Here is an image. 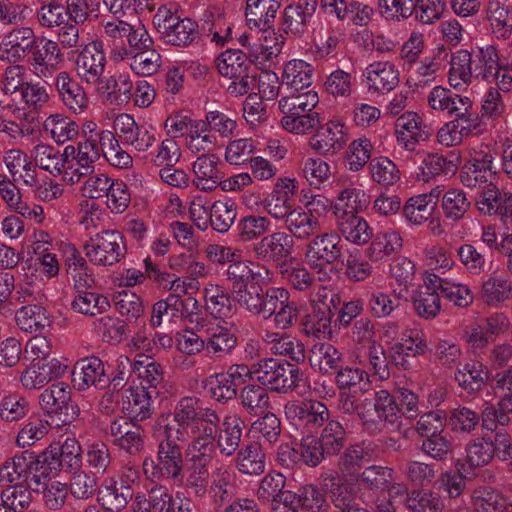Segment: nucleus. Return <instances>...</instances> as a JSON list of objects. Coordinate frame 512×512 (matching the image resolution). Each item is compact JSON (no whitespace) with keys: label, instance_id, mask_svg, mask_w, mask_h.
<instances>
[{"label":"nucleus","instance_id":"37998d69","mask_svg":"<svg viewBox=\"0 0 512 512\" xmlns=\"http://www.w3.org/2000/svg\"><path fill=\"white\" fill-rule=\"evenodd\" d=\"M512 296V282L500 277H490L482 284L481 299L489 306H497Z\"/></svg>","mask_w":512,"mask_h":512},{"label":"nucleus","instance_id":"052dcab7","mask_svg":"<svg viewBox=\"0 0 512 512\" xmlns=\"http://www.w3.org/2000/svg\"><path fill=\"white\" fill-rule=\"evenodd\" d=\"M318 102L317 93L310 90L297 95L283 97L279 101V108L281 112L314 113L312 110L317 106Z\"/></svg>","mask_w":512,"mask_h":512},{"label":"nucleus","instance_id":"3c124183","mask_svg":"<svg viewBox=\"0 0 512 512\" xmlns=\"http://www.w3.org/2000/svg\"><path fill=\"white\" fill-rule=\"evenodd\" d=\"M237 346V337L229 329L217 327L207 338L206 351L217 357H224L230 354Z\"/></svg>","mask_w":512,"mask_h":512},{"label":"nucleus","instance_id":"e433bc0d","mask_svg":"<svg viewBox=\"0 0 512 512\" xmlns=\"http://www.w3.org/2000/svg\"><path fill=\"white\" fill-rule=\"evenodd\" d=\"M330 458L337 456L345 447L347 433L343 425L337 420H330L326 423L319 438H317Z\"/></svg>","mask_w":512,"mask_h":512},{"label":"nucleus","instance_id":"f3484780","mask_svg":"<svg viewBox=\"0 0 512 512\" xmlns=\"http://www.w3.org/2000/svg\"><path fill=\"white\" fill-rule=\"evenodd\" d=\"M477 206L481 213L499 215L504 223H507L509 219L512 220V194L501 193L492 181L487 189L480 192Z\"/></svg>","mask_w":512,"mask_h":512},{"label":"nucleus","instance_id":"39448f33","mask_svg":"<svg viewBox=\"0 0 512 512\" xmlns=\"http://www.w3.org/2000/svg\"><path fill=\"white\" fill-rule=\"evenodd\" d=\"M153 23L166 43L174 46H188L197 37L198 24L190 19H181L169 9L159 8Z\"/></svg>","mask_w":512,"mask_h":512},{"label":"nucleus","instance_id":"6ab92c4d","mask_svg":"<svg viewBox=\"0 0 512 512\" xmlns=\"http://www.w3.org/2000/svg\"><path fill=\"white\" fill-rule=\"evenodd\" d=\"M135 499L133 487L124 479L111 480L99 492L97 501L110 512H121Z\"/></svg>","mask_w":512,"mask_h":512},{"label":"nucleus","instance_id":"cd10ccee","mask_svg":"<svg viewBox=\"0 0 512 512\" xmlns=\"http://www.w3.org/2000/svg\"><path fill=\"white\" fill-rule=\"evenodd\" d=\"M100 158V148L97 139L93 135L79 141L76 147V162L78 167L74 169L77 176L76 181L81 177L88 176L94 172V163Z\"/></svg>","mask_w":512,"mask_h":512},{"label":"nucleus","instance_id":"774afa93","mask_svg":"<svg viewBox=\"0 0 512 512\" xmlns=\"http://www.w3.org/2000/svg\"><path fill=\"white\" fill-rule=\"evenodd\" d=\"M488 19L495 33L501 37H507L512 31V9L500 3H492L488 10Z\"/></svg>","mask_w":512,"mask_h":512},{"label":"nucleus","instance_id":"338daca9","mask_svg":"<svg viewBox=\"0 0 512 512\" xmlns=\"http://www.w3.org/2000/svg\"><path fill=\"white\" fill-rule=\"evenodd\" d=\"M96 328L102 332L103 341L114 345L121 343L127 334L126 322L109 315L101 317Z\"/></svg>","mask_w":512,"mask_h":512},{"label":"nucleus","instance_id":"9d476101","mask_svg":"<svg viewBox=\"0 0 512 512\" xmlns=\"http://www.w3.org/2000/svg\"><path fill=\"white\" fill-rule=\"evenodd\" d=\"M323 489L327 501L332 503L338 512H353L365 510L357 504V486L338 475H329L323 479Z\"/></svg>","mask_w":512,"mask_h":512},{"label":"nucleus","instance_id":"58836bf2","mask_svg":"<svg viewBox=\"0 0 512 512\" xmlns=\"http://www.w3.org/2000/svg\"><path fill=\"white\" fill-rule=\"evenodd\" d=\"M314 68L303 60L289 61L284 68L282 82L295 90L308 88L312 83Z\"/></svg>","mask_w":512,"mask_h":512},{"label":"nucleus","instance_id":"a19ab883","mask_svg":"<svg viewBox=\"0 0 512 512\" xmlns=\"http://www.w3.org/2000/svg\"><path fill=\"white\" fill-rule=\"evenodd\" d=\"M219 73L225 77L233 78L247 69H251V63L247 62L244 52L239 49H228L222 52L216 60Z\"/></svg>","mask_w":512,"mask_h":512},{"label":"nucleus","instance_id":"a211bd4d","mask_svg":"<svg viewBox=\"0 0 512 512\" xmlns=\"http://www.w3.org/2000/svg\"><path fill=\"white\" fill-rule=\"evenodd\" d=\"M34 39V31L30 27L11 30L0 44L1 59L11 63L19 61L25 56Z\"/></svg>","mask_w":512,"mask_h":512},{"label":"nucleus","instance_id":"412c9836","mask_svg":"<svg viewBox=\"0 0 512 512\" xmlns=\"http://www.w3.org/2000/svg\"><path fill=\"white\" fill-rule=\"evenodd\" d=\"M56 90L64 105L74 112H82L87 106V97L81 85L67 72H60L55 81Z\"/></svg>","mask_w":512,"mask_h":512},{"label":"nucleus","instance_id":"20e7f679","mask_svg":"<svg viewBox=\"0 0 512 512\" xmlns=\"http://www.w3.org/2000/svg\"><path fill=\"white\" fill-rule=\"evenodd\" d=\"M81 446L75 438H67L64 442H54L40 453L45 468L41 475L48 479L55 477L61 470H77L81 466Z\"/></svg>","mask_w":512,"mask_h":512},{"label":"nucleus","instance_id":"ddd939ff","mask_svg":"<svg viewBox=\"0 0 512 512\" xmlns=\"http://www.w3.org/2000/svg\"><path fill=\"white\" fill-rule=\"evenodd\" d=\"M72 382L78 390L89 386L105 388L110 377L105 374L104 365L98 357H87L76 362L72 371Z\"/></svg>","mask_w":512,"mask_h":512},{"label":"nucleus","instance_id":"4468645a","mask_svg":"<svg viewBox=\"0 0 512 512\" xmlns=\"http://www.w3.org/2000/svg\"><path fill=\"white\" fill-rule=\"evenodd\" d=\"M296 193L293 179H279L273 191L265 198L263 204L266 211L276 219L287 218L292 212V198Z\"/></svg>","mask_w":512,"mask_h":512},{"label":"nucleus","instance_id":"423d86ee","mask_svg":"<svg viewBox=\"0 0 512 512\" xmlns=\"http://www.w3.org/2000/svg\"><path fill=\"white\" fill-rule=\"evenodd\" d=\"M183 457L178 443L160 442L158 446L157 461L153 458H145L143 471L151 479L182 478Z\"/></svg>","mask_w":512,"mask_h":512},{"label":"nucleus","instance_id":"6e6d98bb","mask_svg":"<svg viewBox=\"0 0 512 512\" xmlns=\"http://www.w3.org/2000/svg\"><path fill=\"white\" fill-rule=\"evenodd\" d=\"M204 387L208 390L211 397L217 401L226 402L237 396V384L232 383V380L224 373L209 376L205 381Z\"/></svg>","mask_w":512,"mask_h":512},{"label":"nucleus","instance_id":"5701e85b","mask_svg":"<svg viewBox=\"0 0 512 512\" xmlns=\"http://www.w3.org/2000/svg\"><path fill=\"white\" fill-rule=\"evenodd\" d=\"M369 87L378 92H389L399 83V72L390 62H376L366 68Z\"/></svg>","mask_w":512,"mask_h":512},{"label":"nucleus","instance_id":"c9c22d12","mask_svg":"<svg viewBox=\"0 0 512 512\" xmlns=\"http://www.w3.org/2000/svg\"><path fill=\"white\" fill-rule=\"evenodd\" d=\"M284 116L281 119L282 127L297 135L309 134L316 130L321 124V118L318 112L300 113V112H282Z\"/></svg>","mask_w":512,"mask_h":512},{"label":"nucleus","instance_id":"f257e3e1","mask_svg":"<svg viewBox=\"0 0 512 512\" xmlns=\"http://www.w3.org/2000/svg\"><path fill=\"white\" fill-rule=\"evenodd\" d=\"M254 367L257 381L278 393L292 392L303 377L301 370L286 360L265 358L254 364Z\"/></svg>","mask_w":512,"mask_h":512},{"label":"nucleus","instance_id":"ea45409f","mask_svg":"<svg viewBox=\"0 0 512 512\" xmlns=\"http://www.w3.org/2000/svg\"><path fill=\"white\" fill-rule=\"evenodd\" d=\"M73 311L95 316L96 314L103 313L110 307V302L107 297L102 294L94 293L89 290H81L77 292V296L71 303Z\"/></svg>","mask_w":512,"mask_h":512},{"label":"nucleus","instance_id":"2f4dec72","mask_svg":"<svg viewBox=\"0 0 512 512\" xmlns=\"http://www.w3.org/2000/svg\"><path fill=\"white\" fill-rule=\"evenodd\" d=\"M15 320L21 330L29 333H41L51 324L49 317L46 315V310L39 305L21 307L16 312Z\"/></svg>","mask_w":512,"mask_h":512},{"label":"nucleus","instance_id":"1a4fd4ad","mask_svg":"<svg viewBox=\"0 0 512 512\" xmlns=\"http://www.w3.org/2000/svg\"><path fill=\"white\" fill-rule=\"evenodd\" d=\"M293 236L285 232H274L254 244L253 251L258 260L273 263L281 268L292 259Z\"/></svg>","mask_w":512,"mask_h":512},{"label":"nucleus","instance_id":"c85d7f7f","mask_svg":"<svg viewBox=\"0 0 512 512\" xmlns=\"http://www.w3.org/2000/svg\"><path fill=\"white\" fill-rule=\"evenodd\" d=\"M489 378L486 367L476 361H470L459 367L455 372V380L468 392L481 390Z\"/></svg>","mask_w":512,"mask_h":512},{"label":"nucleus","instance_id":"4be33fe9","mask_svg":"<svg viewBox=\"0 0 512 512\" xmlns=\"http://www.w3.org/2000/svg\"><path fill=\"white\" fill-rule=\"evenodd\" d=\"M339 212L340 207H335L339 230L348 241L365 244L371 239L373 232L364 218L352 214H339Z\"/></svg>","mask_w":512,"mask_h":512},{"label":"nucleus","instance_id":"864d4df0","mask_svg":"<svg viewBox=\"0 0 512 512\" xmlns=\"http://www.w3.org/2000/svg\"><path fill=\"white\" fill-rule=\"evenodd\" d=\"M471 203L466 194L458 189L448 190L442 198V209L447 219L458 221L469 210Z\"/></svg>","mask_w":512,"mask_h":512},{"label":"nucleus","instance_id":"69168bd1","mask_svg":"<svg viewBox=\"0 0 512 512\" xmlns=\"http://www.w3.org/2000/svg\"><path fill=\"white\" fill-rule=\"evenodd\" d=\"M406 505L413 512H440L443 509V503L438 495L420 490L411 492Z\"/></svg>","mask_w":512,"mask_h":512},{"label":"nucleus","instance_id":"393cba45","mask_svg":"<svg viewBox=\"0 0 512 512\" xmlns=\"http://www.w3.org/2000/svg\"><path fill=\"white\" fill-rule=\"evenodd\" d=\"M96 84L98 92L104 95L110 104H127L131 98L132 82L127 77H101Z\"/></svg>","mask_w":512,"mask_h":512},{"label":"nucleus","instance_id":"de8ad7c7","mask_svg":"<svg viewBox=\"0 0 512 512\" xmlns=\"http://www.w3.org/2000/svg\"><path fill=\"white\" fill-rule=\"evenodd\" d=\"M236 205L232 201H215L210 207L209 222L219 232H227L236 218Z\"/></svg>","mask_w":512,"mask_h":512},{"label":"nucleus","instance_id":"13d9d810","mask_svg":"<svg viewBox=\"0 0 512 512\" xmlns=\"http://www.w3.org/2000/svg\"><path fill=\"white\" fill-rule=\"evenodd\" d=\"M36 166L56 176L61 174L60 151L53 146L40 143L32 150Z\"/></svg>","mask_w":512,"mask_h":512},{"label":"nucleus","instance_id":"a18cd8bd","mask_svg":"<svg viewBox=\"0 0 512 512\" xmlns=\"http://www.w3.org/2000/svg\"><path fill=\"white\" fill-rule=\"evenodd\" d=\"M298 504L309 512H327L330 504L327 501L326 492L322 487L314 484L301 486L298 491Z\"/></svg>","mask_w":512,"mask_h":512},{"label":"nucleus","instance_id":"0eeeda50","mask_svg":"<svg viewBox=\"0 0 512 512\" xmlns=\"http://www.w3.org/2000/svg\"><path fill=\"white\" fill-rule=\"evenodd\" d=\"M382 12H393L397 19H407L412 15L423 24H431L439 19L444 11L442 0H379Z\"/></svg>","mask_w":512,"mask_h":512},{"label":"nucleus","instance_id":"6e6552de","mask_svg":"<svg viewBox=\"0 0 512 512\" xmlns=\"http://www.w3.org/2000/svg\"><path fill=\"white\" fill-rule=\"evenodd\" d=\"M305 256L311 268L323 271L327 266L338 262L342 256L340 236L335 232L315 236L308 243Z\"/></svg>","mask_w":512,"mask_h":512},{"label":"nucleus","instance_id":"5fc2aeb1","mask_svg":"<svg viewBox=\"0 0 512 512\" xmlns=\"http://www.w3.org/2000/svg\"><path fill=\"white\" fill-rule=\"evenodd\" d=\"M200 407V400L196 397H184L176 405L172 413L178 421L184 423L187 427L204 420L207 412Z\"/></svg>","mask_w":512,"mask_h":512},{"label":"nucleus","instance_id":"680f3d73","mask_svg":"<svg viewBox=\"0 0 512 512\" xmlns=\"http://www.w3.org/2000/svg\"><path fill=\"white\" fill-rule=\"evenodd\" d=\"M288 299L289 292L286 289L279 287H266L255 315L262 316L264 319H269L273 314H276L278 306L282 305L283 302Z\"/></svg>","mask_w":512,"mask_h":512},{"label":"nucleus","instance_id":"4c0bfd02","mask_svg":"<svg viewBox=\"0 0 512 512\" xmlns=\"http://www.w3.org/2000/svg\"><path fill=\"white\" fill-rule=\"evenodd\" d=\"M241 424L242 421L236 417H228L224 420L217 437V446L221 454L231 456L235 453L242 435Z\"/></svg>","mask_w":512,"mask_h":512},{"label":"nucleus","instance_id":"49530a36","mask_svg":"<svg viewBox=\"0 0 512 512\" xmlns=\"http://www.w3.org/2000/svg\"><path fill=\"white\" fill-rule=\"evenodd\" d=\"M28 50L31 53L32 66L42 63L57 66L61 61V52L55 41L45 38L34 39Z\"/></svg>","mask_w":512,"mask_h":512},{"label":"nucleus","instance_id":"f8f14e48","mask_svg":"<svg viewBox=\"0 0 512 512\" xmlns=\"http://www.w3.org/2000/svg\"><path fill=\"white\" fill-rule=\"evenodd\" d=\"M344 125L337 121H329L319 125L309 140L310 147L323 156L335 155L346 144L347 137Z\"/></svg>","mask_w":512,"mask_h":512},{"label":"nucleus","instance_id":"0e129e2a","mask_svg":"<svg viewBox=\"0 0 512 512\" xmlns=\"http://www.w3.org/2000/svg\"><path fill=\"white\" fill-rule=\"evenodd\" d=\"M455 471L445 472L441 477V487L447 492L450 498H456L460 496L465 487V473H468L466 470V463L462 460L458 459L455 462Z\"/></svg>","mask_w":512,"mask_h":512},{"label":"nucleus","instance_id":"b1692460","mask_svg":"<svg viewBox=\"0 0 512 512\" xmlns=\"http://www.w3.org/2000/svg\"><path fill=\"white\" fill-rule=\"evenodd\" d=\"M280 0H246L245 16L248 25L262 29L274 22Z\"/></svg>","mask_w":512,"mask_h":512},{"label":"nucleus","instance_id":"dca6fc26","mask_svg":"<svg viewBox=\"0 0 512 512\" xmlns=\"http://www.w3.org/2000/svg\"><path fill=\"white\" fill-rule=\"evenodd\" d=\"M115 134L120 140L132 145L137 151L148 150L155 142V137L148 131L141 133L140 128L136 124L134 118L129 114L118 115L113 123Z\"/></svg>","mask_w":512,"mask_h":512},{"label":"nucleus","instance_id":"603ef678","mask_svg":"<svg viewBox=\"0 0 512 512\" xmlns=\"http://www.w3.org/2000/svg\"><path fill=\"white\" fill-rule=\"evenodd\" d=\"M495 454L493 440L490 438H479L470 443L466 448V463L470 468H477L487 465Z\"/></svg>","mask_w":512,"mask_h":512},{"label":"nucleus","instance_id":"c03bdc74","mask_svg":"<svg viewBox=\"0 0 512 512\" xmlns=\"http://www.w3.org/2000/svg\"><path fill=\"white\" fill-rule=\"evenodd\" d=\"M237 466L241 473L258 475L264 472L265 456L257 443L244 446L237 455Z\"/></svg>","mask_w":512,"mask_h":512},{"label":"nucleus","instance_id":"2eb2a0df","mask_svg":"<svg viewBox=\"0 0 512 512\" xmlns=\"http://www.w3.org/2000/svg\"><path fill=\"white\" fill-rule=\"evenodd\" d=\"M66 368L58 359L46 358L32 364L22 373L20 380L27 389L41 388L50 380L60 377Z\"/></svg>","mask_w":512,"mask_h":512},{"label":"nucleus","instance_id":"f704fd0d","mask_svg":"<svg viewBox=\"0 0 512 512\" xmlns=\"http://www.w3.org/2000/svg\"><path fill=\"white\" fill-rule=\"evenodd\" d=\"M402 246V237L398 232H379L374 236L367 254L371 260L379 261L387 255L400 251Z\"/></svg>","mask_w":512,"mask_h":512},{"label":"nucleus","instance_id":"72a5a7b5","mask_svg":"<svg viewBox=\"0 0 512 512\" xmlns=\"http://www.w3.org/2000/svg\"><path fill=\"white\" fill-rule=\"evenodd\" d=\"M289 232L299 239H307L320 231L318 219L310 212L292 210L285 220Z\"/></svg>","mask_w":512,"mask_h":512},{"label":"nucleus","instance_id":"bb28decb","mask_svg":"<svg viewBox=\"0 0 512 512\" xmlns=\"http://www.w3.org/2000/svg\"><path fill=\"white\" fill-rule=\"evenodd\" d=\"M462 102V107H458L454 113L456 119L451 121L453 129H458L462 136L479 135L485 130V124L482 122L478 113L472 111V102L469 98L458 99Z\"/></svg>","mask_w":512,"mask_h":512},{"label":"nucleus","instance_id":"79ce46f5","mask_svg":"<svg viewBox=\"0 0 512 512\" xmlns=\"http://www.w3.org/2000/svg\"><path fill=\"white\" fill-rule=\"evenodd\" d=\"M78 124L67 116L55 114L44 122V129L51 134L57 144H63L78 135Z\"/></svg>","mask_w":512,"mask_h":512},{"label":"nucleus","instance_id":"4d7b16f0","mask_svg":"<svg viewBox=\"0 0 512 512\" xmlns=\"http://www.w3.org/2000/svg\"><path fill=\"white\" fill-rule=\"evenodd\" d=\"M159 394L158 391L146 390L142 386L141 390L132 394V399L128 401V406L125 407L128 415L132 420L142 421L151 416V399Z\"/></svg>","mask_w":512,"mask_h":512},{"label":"nucleus","instance_id":"a878e982","mask_svg":"<svg viewBox=\"0 0 512 512\" xmlns=\"http://www.w3.org/2000/svg\"><path fill=\"white\" fill-rule=\"evenodd\" d=\"M205 306L214 318H227L232 315V294L226 288L210 284L204 289Z\"/></svg>","mask_w":512,"mask_h":512},{"label":"nucleus","instance_id":"aec40b11","mask_svg":"<svg viewBox=\"0 0 512 512\" xmlns=\"http://www.w3.org/2000/svg\"><path fill=\"white\" fill-rule=\"evenodd\" d=\"M134 512H175V502L172 493L165 486L151 488L147 495L136 494Z\"/></svg>","mask_w":512,"mask_h":512},{"label":"nucleus","instance_id":"09e8293b","mask_svg":"<svg viewBox=\"0 0 512 512\" xmlns=\"http://www.w3.org/2000/svg\"><path fill=\"white\" fill-rule=\"evenodd\" d=\"M154 430L163 436L161 442L177 443L189 437L188 427L171 413L162 414L157 419Z\"/></svg>","mask_w":512,"mask_h":512},{"label":"nucleus","instance_id":"e2e57ef3","mask_svg":"<svg viewBox=\"0 0 512 512\" xmlns=\"http://www.w3.org/2000/svg\"><path fill=\"white\" fill-rule=\"evenodd\" d=\"M232 296L253 282L256 277L250 266L243 261L233 262L226 270Z\"/></svg>","mask_w":512,"mask_h":512},{"label":"nucleus","instance_id":"9b49d317","mask_svg":"<svg viewBox=\"0 0 512 512\" xmlns=\"http://www.w3.org/2000/svg\"><path fill=\"white\" fill-rule=\"evenodd\" d=\"M106 63L101 41L88 43L76 58L77 74L89 84H96L102 77Z\"/></svg>","mask_w":512,"mask_h":512},{"label":"nucleus","instance_id":"7ed1b4c3","mask_svg":"<svg viewBox=\"0 0 512 512\" xmlns=\"http://www.w3.org/2000/svg\"><path fill=\"white\" fill-rule=\"evenodd\" d=\"M85 255L95 265L111 266L121 261L127 249L118 230H104L90 237L84 245Z\"/></svg>","mask_w":512,"mask_h":512},{"label":"nucleus","instance_id":"bf43d9fd","mask_svg":"<svg viewBox=\"0 0 512 512\" xmlns=\"http://www.w3.org/2000/svg\"><path fill=\"white\" fill-rule=\"evenodd\" d=\"M421 451L437 461H444L453 452V442L448 434L441 432L425 437Z\"/></svg>","mask_w":512,"mask_h":512},{"label":"nucleus","instance_id":"7c9ffc66","mask_svg":"<svg viewBox=\"0 0 512 512\" xmlns=\"http://www.w3.org/2000/svg\"><path fill=\"white\" fill-rule=\"evenodd\" d=\"M9 460L15 470H17L16 472L21 477V479L26 480L28 474L30 472H34L32 480L36 483L37 486L33 489L34 491L40 490L39 486L41 485V479H48V476L41 475V470L45 468V465L42 464V458H40V454H37L32 450H25Z\"/></svg>","mask_w":512,"mask_h":512},{"label":"nucleus","instance_id":"c756f323","mask_svg":"<svg viewBox=\"0 0 512 512\" xmlns=\"http://www.w3.org/2000/svg\"><path fill=\"white\" fill-rule=\"evenodd\" d=\"M359 482L365 489L375 493L389 491L393 487L394 471L386 466L371 465L359 475Z\"/></svg>","mask_w":512,"mask_h":512},{"label":"nucleus","instance_id":"f03ea898","mask_svg":"<svg viewBox=\"0 0 512 512\" xmlns=\"http://www.w3.org/2000/svg\"><path fill=\"white\" fill-rule=\"evenodd\" d=\"M39 404L56 427L70 425L80 414L71 388L62 382L46 388L39 396Z\"/></svg>","mask_w":512,"mask_h":512},{"label":"nucleus","instance_id":"473e14b6","mask_svg":"<svg viewBox=\"0 0 512 512\" xmlns=\"http://www.w3.org/2000/svg\"><path fill=\"white\" fill-rule=\"evenodd\" d=\"M239 398L242 407L252 416H261L270 407L269 394L263 385H246L240 391Z\"/></svg>","mask_w":512,"mask_h":512},{"label":"nucleus","instance_id":"8fccbe9b","mask_svg":"<svg viewBox=\"0 0 512 512\" xmlns=\"http://www.w3.org/2000/svg\"><path fill=\"white\" fill-rule=\"evenodd\" d=\"M458 158L447 159L438 154H429L424 159V166L420 167L421 174L424 181H428L431 177L437 175H454L458 169Z\"/></svg>","mask_w":512,"mask_h":512}]
</instances>
